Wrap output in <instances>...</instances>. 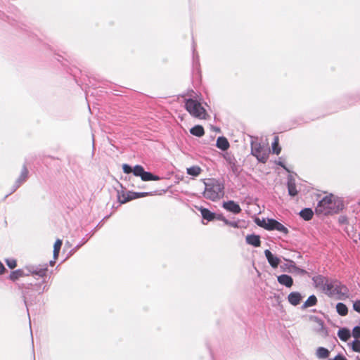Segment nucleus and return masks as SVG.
Listing matches in <instances>:
<instances>
[{"instance_id":"f257e3e1","label":"nucleus","mask_w":360,"mask_h":360,"mask_svg":"<svg viewBox=\"0 0 360 360\" xmlns=\"http://www.w3.org/2000/svg\"><path fill=\"white\" fill-rule=\"evenodd\" d=\"M343 207L341 200L330 194L321 200L316 208V212L324 214H330L338 212Z\"/></svg>"},{"instance_id":"f03ea898","label":"nucleus","mask_w":360,"mask_h":360,"mask_svg":"<svg viewBox=\"0 0 360 360\" xmlns=\"http://www.w3.org/2000/svg\"><path fill=\"white\" fill-rule=\"evenodd\" d=\"M205 191L203 196L212 201H215L224 194V184L216 179H208L204 180Z\"/></svg>"},{"instance_id":"7ed1b4c3","label":"nucleus","mask_w":360,"mask_h":360,"mask_svg":"<svg viewBox=\"0 0 360 360\" xmlns=\"http://www.w3.org/2000/svg\"><path fill=\"white\" fill-rule=\"evenodd\" d=\"M326 295L337 300H343L349 297V289L337 279H330Z\"/></svg>"},{"instance_id":"20e7f679","label":"nucleus","mask_w":360,"mask_h":360,"mask_svg":"<svg viewBox=\"0 0 360 360\" xmlns=\"http://www.w3.org/2000/svg\"><path fill=\"white\" fill-rule=\"evenodd\" d=\"M185 108L193 117L199 119H207L206 110L198 101L192 98L186 99Z\"/></svg>"},{"instance_id":"39448f33","label":"nucleus","mask_w":360,"mask_h":360,"mask_svg":"<svg viewBox=\"0 0 360 360\" xmlns=\"http://www.w3.org/2000/svg\"><path fill=\"white\" fill-rule=\"evenodd\" d=\"M251 154L262 163H265L269 158L268 149L257 141H251Z\"/></svg>"},{"instance_id":"423d86ee","label":"nucleus","mask_w":360,"mask_h":360,"mask_svg":"<svg viewBox=\"0 0 360 360\" xmlns=\"http://www.w3.org/2000/svg\"><path fill=\"white\" fill-rule=\"evenodd\" d=\"M25 270L27 271V274L28 276L30 274L34 276H38L39 277L44 278L46 276L47 271H48V264H30L25 266Z\"/></svg>"},{"instance_id":"0eeeda50","label":"nucleus","mask_w":360,"mask_h":360,"mask_svg":"<svg viewBox=\"0 0 360 360\" xmlns=\"http://www.w3.org/2000/svg\"><path fill=\"white\" fill-rule=\"evenodd\" d=\"M134 175L136 176H140L142 181H158L160 179V177L153 174L149 172H146L141 165H136L134 167Z\"/></svg>"},{"instance_id":"6e6552de","label":"nucleus","mask_w":360,"mask_h":360,"mask_svg":"<svg viewBox=\"0 0 360 360\" xmlns=\"http://www.w3.org/2000/svg\"><path fill=\"white\" fill-rule=\"evenodd\" d=\"M152 193L149 192H128L119 195L118 199L120 203L124 204L129 200H134L139 198L151 195Z\"/></svg>"},{"instance_id":"1a4fd4ad","label":"nucleus","mask_w":360,"mask_h":360,"mask_svg":"<svg viewBox=\"0 0 360 360\" xmlns=\"http://www.w3.org/2000/svg\"><path fill=\"white\" fill-rule=\"evenodd\" d=\"M312 280L315 287L321 289L323 292L326 294L328 288L329 287L330 279L322 275H318L314 276Z\"/></svg>"},{"instance_id":"9d476101","label":"nucleus","mask_w":360,"mask_h":360,"mask_svg":"<svg viewBox=\"0 0 360 360\" xmlns=\"http://www.w3.org/2000/svg\"><path fill=\"white\" fill-rule=\"evenodd\" d=\"M28 178V170L25 165H23L21 174L12 186L11 193L15 192Z\"/></svg>"},{"instance_id":"9b49d317","label":"nucleus","mask_w":360,"mask_h":360,"mask_svg":"<svg viewBox=\"0 0 360 360\" xmlns=\"http://www.w3.org/2000/svg\"><path fill=\"white\" fill-rule=\"evenodd\" d=\"M223 207L233 214H238L241 212V208L239 205L233 200L224 202L223 203Z\"/></svg>"},{"instance_id":"f8f14e48","label":"nucleus","mask_w":360,"mask_h":360,"mask_svg":"<svg viewBox=\"0 0 360 360\" xmlns=\"http://www.w3.org/2000/svg\"><path fill=\"white\" fill-rule=\"evenodd\" d=\"M264 255L265 257H266L268 262L273 268L278 267L281 262L280 259L278 257L274 255L272 252L269 250H266L264 251Z\"/></svg>"},{"instance_id":"ddd939ff","label":"nucleus","mask_w":360,"mask_h":360,"mask_svg":"<svg viewBox=\"0 0 360 360\" xmlns=\"http://www.w3.org/2000/svg\"><path fill=\"white\" fill-rule=\"evenodd\" d=\"M278 282L287 288H290L293 285L292 277L287 274H281L277 277Z\"/></svg>"},{"instance_id":"4468645a","label":"nucleus","mask_w":360,"mask_h":360,"mask_svg":"<svg viewBox=\"0 0 360 360\" xmlns=\"http://www.w3.org/2000/svg\"><path fill=\"white\" fill-rule=\"evenodd\" d=\"M246 243L254 247H259L261 245L260 237L257 235L250 234L245 238Z\"/></svg>"},{"instance_id":"2eb2a0df","label":"nucleus","mask_w":360,"mask_h":360,"mask_svg":"<svg viewBox=\"0 0 360 360\" xmlns=\"http://www.w3.org/2000/svg\"><path fill=\"white\" fill-rule=\"evenodd\" d=\"M302 296L298 292H292L288 296V302L293 306H297L300 304Z\"/></svg>"},{"instance_id":"dca6fc26","label":"nucleus","mask_w":360,"mask_h":360,"mask_svg":"<svg viewBox=\"0 0 360 360\" xmlns=\"http://www.w3.org/2000/svg\"><path fill=\"white\" fill-rule=\"evenodd\" d=\"M338 336L342 341L346 342L351 337L350 330L347 328H341L338 332Z\"/></svg>"},{"instance_id":"f3484780","label":"nucleus","mask_w":360,"mask_h":360,"mask_svg":"<svg viewBox=\"0 0 360 360\" xmlns=\"http://www.w3.org/2000/svg\"><path fill=\"white\" fill-rule=\"evenodd\" d=\"M216 146L218 148L222 150H226L229 148V143L226 138L224 136H219L217 140Z\"/></svg>"},{"instance_id":"a211bd4d","label":"nucleus","mask_w":360,"mask_h":360,"mask_svg":"<svg viewBox=\"0 0 360 360\" xmlns=\"http://www.w3.org/2000/svg\"><path fill=\"white\" fill-rule=\"evenodd\" d=\"M316 355L320 359H325L329 356L330 351L325 347H319L316 349Z\"/></svg>"},{"instance_id":"6ab92c4d","label":"nucleus","mask_w":360,"mask_h":360,"mask_svg":"<svg viewBox=\"0 0 360 360\" xmlns=\"http://www.w3.org/2000/svg\"><path fill=\"white\" fill-rule=\"evenodd\" d=\"M288 194L290 195V196H295L297 195L298 193V191L297 190V188H296V184L295 183V181L292 179H289L288 181Z\"/></svg>"},{"instance_id":"aec40b11","label":"nucleus","mask_w":360,"mask_h":360,"mask_svg":"<svg viewBox=\"0 0 360 360\" xmlns=\"http://www.w3.org/2000/svg\"><path fill=\"white\" fill-rule=\"evenodd\" d=\"M200 213L204 219L210 221L215 219V214L210 212L208 209L200 208Z\"/></svg>"},{"instance_id":"412c9836","label":"nucleus","mask_w":360,"mask_h":360,"mask_svg":"<svg viewBox=\"0 0 360 360\" xmlns=\"http://www.w3.org/2000/svg\"><path fill=\"white\" fill-rule=\"evenodd\" d=\"M190 133L193 136L201 137L205 134V130L201 125H195L190 129Z\"/></svg>"},{"instance_id":"4be33fe9","label":"nucleus","mask_w":360,"mask_h":360,"mask_svg":"<svg viewBox=\"0 0 360 360\" xmlns=\"http://www.w3.org/2000/svg\"><path fill=\"white\" fill-rule=\"evenodd\" d=\"M300 215L303 219L309 221L312 218L314 212L311 208H304L300 211Z\"/></svg>"},{"instance_id":"5701e85b","label":"nucleus","mask_w":360,"mask_h":360,"mask_svg":"<svg viewBox=\"0 0 360 360\" xmlns=\"http://www.w3.org/2000/svg\"><path fill=\"white\" fill-rule=\"evenodd\" d=\"M28 276V274L25 272L24 269H18L11 272L10 278L12 281H15L21 276Z\"/></svg>"},{"instance_id":"b1692460","label":"nucleus","mask_w":360,"mask_h":360,"mask_svg":"<svg viewBox=\"0 0 360 360\" xmlns=\"http://www.w3.org/2000/svg\"><path fill=\"white\" fill-rule=\"evenodd\" d=\"M336 310H337V312L340 316H346L348 313L347 307L344 303H342V302H339L337 304Z\"/></svg>"},{"instance_id":"393cba45","label":"nucleus","mask_w":360,"mask_h":360,"mask_svg":"<svg viewBox=\"0 0 360 360\" xmlns=\"http://www.w3.org/2000/svg\"><path fill=\"white\" fill-rule=\"evenodd\" d=\"M317 302V298L315 295H310L308 299L305 301V302L304 303L302 307L303 308H307V307H312V306H314L316 305Z\"/></svg>"},{"instance_id":"a878e982","label":"nucleus","mask_w":360,"mask_h":360,"mask_svg":"<svg viewBox=\"0 0 360 360\" xmlns=\"http://www.w3.org/2000/svg\"><path fill=\"white\" fill-rule=\"evenodd\" d=\"M200 172L201 168L198 166H193L187 169V174L193 176H198Z\"/></svg>"},{"instance_id":"bb28decb","label":"nucleus","mask_w":360,"mask_h":360,"mask_svg":"<svg viewBox=\"0 0 360 360\" xmlns=\"http://www.w3.org/2000/svg\"><path fill=\"white\" fill-rule=\"evenodd\" d=\"M281 148L278 146V137L276 136L272 143V152L276 155L281 153Z\"/></svg>"},{"instance_id":"cd10ccee","label":"nucleus","mask_w":360,"mask_h":360,"mask_svg":"<svg viewBox=\"0 0 360 360\" xmlns=\"http://www.w3.org/2000/svg\"><path fill=\"white\" fill-rule=\"evenodd\" d=\"M31 292H32V290H30V288H27V290H23V292H22L23 297H24V302L27 307H28V304H27L28 302L30 300L33 301V300L32 298V295L31 294Z\"/></svg>"},{"instance_id":"c85d7f7f","label":"nucleus","mask_w":360,"mask_h":360,"mask_svg":"<svg viewBox=\"0 0 360 360\" xmlns=\"http://www.w3.org/2000/svg\"><path fill=\"white\" fill-rule=\"evenodd\" d=\"M62 244H63L62 240L60 239H58L55 242L54 246H53V257H54V258H57L58 257L59 252H60Z\"/></svg>"},{"instance_id":"c756f323","label":"nucleus","mask_w":360,"mask_h":360,"mask_svg":"<svg viewBox=\"0 0 360 360\" xmlns=\"http://www.w3.org/2000/svg\"><path fill=\"white\" fill-rule=\"evenodd\" d=\"M274 230L280 231L284 234H287L288 233V229L278 221H276L274 224Z\"/></svg>"},{"instance_id":"7c9ffc66","label":"nucleus","mask_w":360,"mask_h":360,"mask_svg":"<svg viewBox=\"0 0 360 360\" xmlns=\"http://www.w3.org/2000/svg\"><path fill=\"white\" fill-rule=\"evenodd\" d=\"M224 158L226 160V163L229 165V166L230 165H233V162H236V159L235 158L233 155L229 153H226L224 155Z\"/></svg>"},{"instance_id":"2f4dec72","label":"nucleus","mask_w":360,"mask_h":360,"mask_svg":"<svg viewBox=\"0 0 360 360\" xmlns=\"http://www.w3.org/2000/svg\"><path fill=\"white\" fill-rule=\"evenodd\" d=\"M30 286L32 288H34V290L38 292V294H41L44 291H46L48 290L46 285L41 286V284H37L33 285L32 284H30Z\"/></svg>"},{"instance_id":"473e14b6","label":"nucleus","mask_w":360,"mask_h":360,"mask_svg":"<svg viewBox=\"0 0 360 360\" xmlns=\"http://www.w3.org/2000/svg\"><path fill=\"white\" fill-rule=\"evenodd\" d=\"M276 220L274 219H267L266 223L265 226V229L266 230H274V224L276 223Z\"/></svg>"},{"instance_id":"72a5a7b5","label":"nucleus","mask_w":360,"mask_h":360,"mask_svg":"<svg viewBox=\"0 0 360 360\" xmlns=\"http://www.w3.org/2000/svg\"><path fill=\"white\" fill-rule=\"evenodd\" d=\"M352 349L354 352H360V340H354L352 343Z\"/></svg>"},{"instance_id":"f704fd0d","label":"nucleus","mask_w":360,"mask_h":360,"mask_svg":"<svg viewBox=\"0 0 360 360\" xmlns=\"http://www.w3.org/2000/svg\"><path fill=\"white\" fill-rule=\"evenodd\" d=\"M5 262L10 269H14L16 266V260L14 259H6Z\"/></svg>"},{"instance_id":"c9c22d12","label":"nucleus","mask_w":360,"mask_h":360,"mask_svg":"<svg viewBox=\"0 0 360 360\" xmlns=\"http://www.w3.org/2000/svg\"><path fill=\"white\" fill-rule=\"evenodd\" d=\"M229 169L233 172V174L236 175L238 174L239 173V167L237 165V161L233 162V165H229Z\"/></svg>"},{"instance_id":"e433bc0d","label":"nucleus","mask_w":360,"mask_h":360,"mask_svg":"<svg viewBox=\"0 0 360 360\" xmlns=\"http://www.w3.org/2000/svg\"><path fill=\"white\" fill-rule=\"evenodd\" d=\"M122 169H123V172L125 174H130L131 172L134 173V168H132L130 165H129L127 164H124L122 165Z\"/></svg>"},{"instance_id":"4c0bfd02","label":"nucleus","mask_w":360,"mask_h":360,"mask_svg":"<svg viewBox=\"0 0 360 360\" xmlns=\"http://www.w3.org/2000/svg\"><path fill=\"white\" fill-rule=\"evenodd\" d=\"M352 335L356 339L360 338V326H355L352 330Z\"/></svg>"},{"instance_id":"58836bf2","label":"nucleus","mask_w":360,"mask_h":360,"mask_svg":"<svg viewBox=\"0 0 360 360\" xmlns=\"http://www.w3.org/2000/svg\"><path fill=\"white\" fill-rule=\"evenodd\" d=\"M255 222L260 227L265 229V226H266V219H260L259 218H256L255 220Z\"/></svg>"},{"instance_id":"ea45409f","label":"nucleus","mask_w":360,"mask_h":360,"mask_svg":"<svg viewBox=\"0 0 360 360\" xmlns=\"http://www.w3.org/2000/svg\"><path fill=\"white\" fill-rule=\"evenodd\" d=\"M353 309L354 311L360 313V300H356L354 302Z\"/></svg>"},{"instance_id":"a19ab883","label":"nucleus","mask_w":360,"mask_h":360,"mask_svg":"<svg viewBox=\"0 0 360 360\" xmlns=\"http://www.w3.org/2000/svg\"><path fill=\"white\" fill-rule=\"evenodd\" d=\"M294 269H295V271L298 273V274H304L307 273V271L304 269H302L299 267H297V266H294Z\"/></svg>"},{"instance_id":"79ce46f5","label":"nucleus","mask_w":360,"mask_h":360,"mask_svg":"<svg viewBox=\"0 0 360 360\" xmlns=\"http://www.w3.org/2000/svg\"><path fill=\"white\" fill-rule=\"evenodd\" d=\"M332 360H347L344 356L341 354H338Z\"/></svg>"},{"instance_id":"37998d69","label":"nucleus","mask_w":360,"mask_h":360,"mask_svg":"<svg viewBox=\"0 0 360 360\" xmlns=\"http://www.w3.org/2000/svg\"><path fill=\"white\" fill-rule=\"evenodd\" d=\"M6 271V268L4 267L2 262L0 261V275L3 274Z\"/></svg>"},{"instance_id":"c03bdc74","label":"nucleus","mask_w":360,"mask_h":360,"mask_svg":"<svg viewBox=\"0 0 360 360\" xmlns=\"http://www.w3.org/2000/svg\"><path fill=\"white\" fill-rule=\"evenodd\" d=\"M224 218L225 217L221 214H215V219H217L218 220L223 221Z\"/></svg>"},{"instance_id":"a18cd8bd","label":"nucleus","mask_w":360,"mask_h":360,"mask_svg":"<svg viewBox=\"0 0 360 360\" xmlns=\"http://www.w3.org/2000/svg\"><path fill=\"white\" fill-rule=\"evenodd\" d=\"M229 226L236 228L238 227V223L236 221H229Z\"/></svg>"},{"instance_id":"49530a36","label":"nucleus","mask_w":360,"mask_h":360,"mask_svg":"<svg viewBox=\"0 0 360 360\" xmlns=\"http://www.w3.org/2000/svg\"><path fill=\"white\" fill-rule=\"evenodd\" d=\"M85 243H86V241H84L82 243H81V244H78V245L75 247V248L74 251H75L76 250H77L78 248H80L83 244H84Z\"/></svg>"},{"instance_id":"de8ad7c7","label":"nucleus","mask_w":360,"mask_h":360,"mask_svg":"<svg viewBox=\"0 0 360 360\" xmlns=\"http://www.w3.org/2000/svg\"><path fill=\"white\" fill-rule=\"evenodd\" d=\"M321 330L326 335H327V330L323 327V325H321Z\"/></svg>"},{"instance_id":"09e8293b","label":"nucleus","mask_w":360,"mask_h":360,"mask_svg":"<svg viewBox=\"0 0 360 360\" xmlns=\"http://www.w3.org/2000/svg\"><path fill=\"white\" fill-rule=\"evenodd\" d=\"M222 221H224L225 224L229 225L230 221L224 218Z\"/></svg>"},{"instance_id":"8fccbe9b","label":"nucleus","mask_w":360,"mask_h":360,"mask_svg":"<svg viewBox=\"0 0 360 360\" xmlns=\"http://www.w3.org/2000/svg\"><path fill=\"white\" fill-rule=\"evenodd\" d=\"M54 263H55L54 262H53V261H50V265H51V266H53Z\"/></svg>"},{"instance_id":"3c124183","label":"nucleus","mask_w":360,"mask_h":360,"mask_svg":"<svg viewBox=\"0 0 360 360\" xmlns=\"http://www.w3.org/2000/svg\"><path fill=\"white\" fill-rule=\"evenodd\" d=\"M279 165H280L281 166H282V167H284V166L283 165V164H282V163H279Z\"/></svg>"},{"instance_id":"603ef678","label":"nucleus","mask_w":360,"mask_h":360,"mask_svg":"<svg viewBox=\"0 0 360 360\" xmlns=\"http://www.w3.org/2000/svg\"><path fill=\"white\" fill-rule=\"evenodd\" d=\"M328 360H332L331 359H329Z\"/></svg>"},{"instance_id":"864d4df0","label":"nucleus","mask_w":360,"mask_h":360,"mask_svg":"<svg viewBox=\"0 0 360 360\" xmlns=\"http://www.w3.org/2000/svg\"><path fill=\"white\" fill-rule=\"evenodd\" d=\"M359 360H360V359H359Z\"/></svg>"}]
</instances>
